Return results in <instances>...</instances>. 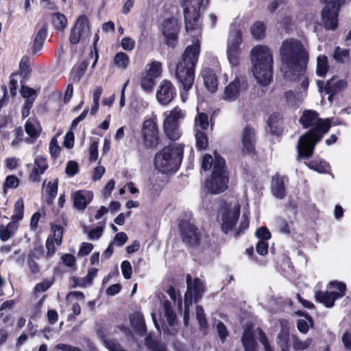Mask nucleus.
<instances>
[{"label":"nucleus","instance_id":"2eb2a0df","mask_svg":"<svg viewBox=\"0 0 351 351\" xmlns=\"http://www.w3.org/2000/svg\"><path fill=\"white\" fill-rule=\"evenodd\" d=\"M186 285L187 289L185 293L184 302L186 304H192L193 301L196 302L202 298L204 292V283L199 278L192 279L191 276L187 274Z\"/></svg>","mask_w":351,"mask_h":351},{"label":"nucleus","instance_id":"e2e57ef3","mask_svg":"<svg viewBox=\"0 0 351 351\" xmlns=\"http://www.w3.org/2000/svg\"><path fill=\"white\" fill-rule=\"evenodd\" d=\"M256 252L260 255L264 256L267 254L268 252V243L267 241L260 240L256 244Z\"/></svg>","mask_w":351,"mask_h":351},{"label":"nucleus","instance_id":"b1692460","mask_svg":"<svg viewBox=\"0 0 351 351\" xmlns=\"http://www.w3.org/2000/svg\"><path fill=\"white\" fill-rule=\"evenodd\" d=\"M285 179L286 178L276 175L271 180V192L273 195L280 199H283L286 195L285 187Z\"/></svg>","mask_w":351,"mask_h":351},{"label":"nucleus","instance_id":"7c9ffc66","mask_svg":"<svg viewBox=\"0 0 351 351\" xmlns=\"http://www.w3.org/2000/svg\"><path fill=\"white\" fill-rule=\"evenodd\" d=\"M347 84L345 80H336L332 78L326 82L324 90L326 93H337L346 88Z\"/></svg>","mask_w":351,"mask_h":351},{"label":"nucleus","instance_id":"f257e3e1","mask_svg":"<svg viewBox=\"0 0 351 351\" xmlns=\"http://www.w3.org/2000/svg\"><path fill=\"white\" fill-rule=\"evenodd\" d=\"M299 122L304 128L311 129L302 135L298 142V158H308L313 155L315 145L329 131L330 121L329 119H320L318 113L314 110H306L303 112Z\"/></svg>","mask_w":351,"mask_h":351},{"label":"nucleus","instance_id":"9d476101","mask_svg":"<svg viewBox=\"0 0 351 351\" xmlns=\"http://www.w3.org/2000/svg\"><path fill=\"white\" fill-rule=\"evenodd\" d=\"M350 0H320L326 5L322 9V18L327 29H335L337 27V16L341 5L347 3Z\"/></svg>","mask_w":351,"mask_h":351},{"label":"nucleus","instance_id":"4468645a","mask_svg":"<svg viewBox=\"0 0 351 351\" xmlns=\"http://www.w3.org/2000/svg\"><path fill=\"white\" fill-rule=\"evenodd\" d=\"M330 287L337 289L339 291H321L315 292V300L322 303L327 308L333 306L335 300L342 298L345 294L346 285L339 282H330Z\"/></svg>","mask_w":351,"mask_h":351},{"label":"nucleus","instance_id":"4d7b16f0","mask_svg":"<svg viewBox=\"0 0 351 351\" xmlns=\"http://www.w3.org/2000/svg\"><path fill=\"white\" fill-rule=\"evenodd\" d=\"M58 190V181L55 180L54 182H49L47 187L46 192L51 197H54L57 194Z\"/></svg>","mask_w":351,"mask_h":351},{"label":"nucleus","instance_id":"a18cd8bd","mask_svg":"<svg viewBox=\"0 0 351 351\" xmlns=\"http://www.w3.org/2000/svg\"><path fill=\"white\" fill-rule=\"evenodd\" d=\"M196 318L199 324L200 328L204 330L207 327V322L204 311L201 306H197L196 308Z\"/></svg>","mask_w":351,"mask_h":351},{"label":"nucleus","instance_id":"f03ea898","mask_svg":"<svg viewBox=\"0 0 351 351\" xmlns=\"http://www.w3.org/2000/svg\"><path fill=\"white\" fill-rule=\"evenodd\" d=\"M280 52L282 62L281 70L285 77L291 78L295 72L300 75L305 71L308 55L301 42L287 39L282 43Z\"/></svg>","mask_w":351,"mask_h":351},{"label":"nucleus","instance_id":"1a4fd4ad","mask_svg":"<svg viewBox=\"0 0 351 351\" xmlns=\"http://www.w3.org/2000/svg\"><path fill=\"white\" fill-rule=\"evenodd\" d=\"M186 117V110L179 106L164 114L162 129L165 135L171 141L178 140L182 135L181 122Z\"/></svg>","mask_w":351,"mask_h":351},{"label":"nucleus","instance_id":"473e14b6","mask_svg":"<svg viewBox=\"0 0 351 351\" xmlns=\"http://www.w3.org/2000/svg\"><path fill=\"white\" fill-rule=\"evenodd\" d=\"M292 338L293 348L295 351H303L308 348L313 342V339L309 337L302 340L296 335H293Z\"/></svg>","mask_w":351,"mask_h":351},{"label":"nucleus","instance_id":"13d9d810","mask_svg":"<svg viewBox=\"0 0 351 351\" xmlns=\"http://www.w3.org/2000/svg\"><path fill=\"white\" fill-rule=\"evenodd\" d=\"M121 47L124 50L132 51L135 47V41L130 37H125L121 40Z\"/></svg>","mask_w":351,"mask_h":351},{"label":"nucleus","instance_id":"bf43d9fd","mask_svg":"<svg viewBox=\"0 0 351 351\" xmlns=\"http://www.w3.org/2000/svg\"><path fill=\"white\" fill-rule=\"evenodd\" d=\"M90 160L95 161L98 158V143L93 142L89 147Z\"/></svg>","mask_w":351,"mask_h":351},{"label":"nucleus","instance_id":"72a5a7b5","mask_svg":"<svg viewBox=\"0 0 351 351\" xmlns=\"http://www.w3.org/2000/svg\"><path fill=\"white\" fill-rule=\"evenodd\" d=\"M208 127V115L204 112H199L195 117L194 131L196 130H204Z\"/></svg>","mask_w":351,"mask_h":351},{"label":"nucleus","instance_id":"0eeeda50","mask_svg":"<svg viewBox=\"0 0 351 351\" xmlns=\"http://www.w3.org/2000/svg\"><path fill=\"white\" fill-rule=\"evenodd\" d=\"M229 173L226 168L225 160L215 154L212 174L206 180V188L213 194L223 193L228 189Z\"/></svg>","mask_w":351,"mask_h":351},{"label":"nucleus","instance_id":"79ce46f5","mask_svg":"<svg viewBox=\"0 0 351 351\" xmlns=\"http://www.w3.org/2000/svg\"><path fill=\"white\" fill-rule=\"evenodd\" d=\"M313 325V321L309 316L306 317L304 319H299L297 323V327L300 332L302 333H306L310 327Z\"/></svg>","mask_w":351,"mask_h":351},{"label":"nucleus","instance_id":"a211bd4d","mask_svg":"<svg viewBox=\"0 0 351 351\" xmlns=\"http://www.w3.org/2000/svg\"><path fill=\"white\" fill-rule=\"evenodd\" d=\"M176 89L172 83L167 80H162L156 92V99L162 105H167L174 98Z\"/></svg>","mask_w":351,"mask_h":351},{"label":"nucleus","instance_id":"6e6d98bb","mask_svg":"<svg viewBox=\"0 0 351 351\" xmlns=\"http://www.w3.org/2000/svg\"><path fill=\"white\" fill-rule=\"evenodd\" d=\"M281 115L280 114H271L268 119V125L272 130L274 128H277L278 123L281 121Z\"/></svg>","mask_w":351,"mask_h":351},{"label":"nucleus","instance_id":"412c9836","mask_svg":"<svg viewBox=\"0 0 351 351\" xmlns=\"http://www.w3.org/2000/svg\"><path fill=\"white\" fill-rule=\"evenodd\" d=\"M241 141L243 152L252 153L254 150L255 132L252 128L246 126L243 129L241 134Z\"/></svg>","mask_w":351,"mask_h":351},{"label":"nucleus","instance_id":"c85d7f7f","mask_svg":"<svg viewBox=\"0 0 351 351\" xmlns=\"http://www.w3.org/2000/svg\"><path fill=\"white\" fill-rule=\"evenodd\" d=\"M131 325L133 328L141 335L145 333L146 328L143 315L139 313H134L130 317Z\"/></svg>","mask_w":351,"mask_h":351},{"label":"nucleus","instance_id":"8fccbe9b","mask_svg":"<svg viewBox=\"0 0 351 351\" xmlns=\"http://www.w3.org/2000/svg\"><path fill=\"white\" fill-rule=\"evenodd\" d=\"M122 274L125 279H130L132 276V266L128 261H124L121 265Z\"/></svg>","mask_w":351,"mask_h":351},{"label":"nucleus","instance_id":"39448f33","mask_svg":"<svg viewBox=\"0 0 351 351\" xmlns=\"http://www.w3.org/2000/svg\"><path fill=\"white\" fill-rule=\"evenodd\" d=\"M184 144L172 143L157 152L154 158L156 168L162 173L176 171L183 158Z\"/></svg>","mask_w":351,"mask_h":351},{"label":"nucleus","instance_id":"774afa93","mask_svg":"<svg viewBox=\"0 0 351 351\" xmlns=\"http://www.w3.org/2000/svg\"><path fill=\"white\" fill-rule=\"evenodd\" d=\"M341 341H342L344 348L346 350L351 349V332H349V331L344 332L341 337Z\"/></svg>","mask_w":351,"mask_h":351},{"label":"nucleus","instance_id":"cd10ccee","mask_svg":"<svg viewBox=\"0 0 351 351\" xmlns=\"http://www.w3.org/2000/svg\"><path fill=\"white\" fill-rule=\"evenodd\" d=\"M25 130L32 140L36 139L40 132L41 128L39 122L36 119H29L25 124Z\"/></svg>","mask_w":351,"mask_h":351},{"label":"nucleus","instance_id":"37998d69","mask_svg":"<svg viewBox=\"0 0 351 351\" xmlns=\"http://www.w3.org/2000/svg\"><path fill=\"white\" fill-rule=\"evenodd\" d=\"M155 80L146 74H143L141 77V88L144 91L149 93L152 90L153 87L155 84Z\"/></svg>","mask_w":351,"mask_h":351},{"label":"nucleus","instance_id":"5701e85b","mask_svg":"<svg viewBox=\"0 0 351 351\" xmlns=\"http://www.w3.org/2000/svg\"><path fill=\"white\" fill-rule=\"evenodd\" d=\"M93 197V194L90 191H77L73 194L74 206L78 210H84Z\"/></svg>","mask_w":351,"mask_h":351},{"label":"nucleus","instance_id":"f704fd0d","mask_svg":"<svg viewBox=\"0 0 351 351\" xmlns=\"http://www.w3.org/2000/svg\"><path fill=\"white\" fill-rule=\"evenodd\" d=\"M194 132L197 148L200 150L206 149L208 143L206 134L200 130H196Z\"/></svg>","mask_w":351,"mask_h":351},{"label":"nucleus","instance_id":"f8f14e48","mask_svg":"<svg viewBox=\"0 0 351 351\" xmlns=\"http://www.w3.org/2000/svg\"><path fill=\"white\" fill-rule=\"evenodd\" d=\"M242 43V34L238 29H231L227 42L226 54L228 60L232 66H237L239 64L241 49Z\"/></svg>","mask_w":351,"mask_h":351},{"label":"nucleus","instance_id":"58836bf2","mask_svg":"<svg viewBox=\"0 0 351 351\" xmlns=\"http://www.w3.org/2000/svg\"><path fill=\"white\" fill-rule=\"evenodd\" d=\"M251 33L254 38L261 39L265 36V27L262 22H256L251 27Z\"/></svg>","mask_w":351,"mask_h":351},{"label":"nucleus","instance_id":"3c124183","mask_svg":"<svg viewBox=\"0 0 351 351\" xmlns=\"http://www.w3.org/2000/svg\"><path fill=\"white\" fill-rule=\"evenodd\" d=\"M213 157L209 154H205L202 158L201 167L204 171H207L210 169L213 163L214 164Z\"/></svg>","mask_w":351,"mask_h":351},{"label":"nucleus","instance_id":"052dcab7","mask_svg":"<svg viewBox=\"0 0 351 351\" xmlns=\"http://www.w3.org/2000/svg\"><path fill=\"white\" fill-rule=\"evenodd\" d=\"M65 171L70 176H73L78 171V165L75 161H69L66 167Z\"/></svg>","mask_w":351,"mask_h":351},{"label":"nucleus","instance_id":"a878e982","mask_svg":"<svg viewBox=\"0 0 351 351\" xmlns=\"http://www.w3.org/2000/svg\"><path fill=\"white\" fill-rule=\"evenodd\" d=\"M241 341L245 351H258L257 343L254 339V335L250 328H245Z\"/></svg>","mask_w":351,"mask_h":351},{"label":"nucleus","instance_id":"6ab92c4d","mask_svg":"<svg viewBox=\"0 0 351 351\" xmlns=\"http://www.w3.org/2000/svg\"><path fill=\"white\" fill-rule=\"evenodd\" d=\"M247 85L241 82L238 77L230 83L224 90L223 99L226 100H235L238 98L241 92L245 90Z\"/></svg>","mask_w":351,"mask_h":351},{"label":"nucleus","instance_id":"393cba45","mask_svg":"<svg viewBox=\"0 0 351 351\" xmlns=\"http://www.w3.org/2000/svg\"><path fill=\"white\" fill-rule=\"evenodd\" d=\"M202 75L208 90L212 93L216 91L218 82L213 70L209 68H204L202 71Z\"/></svg>","mask_w":351,"mask_h":351},{"label":"nucleus","instance_id":"c756f323","mask_svg":"<svg viewBox=\"0 0 351 351\" xmlns=\"http://www.w3.org/2000/svg\"><path fill=\"white\" fill-rule=\"evenodd\" d=\"M19 224L15 221H11L7 226H0V239L3 241H8L16 232Z\"/></svg>","mask_w":351,"mask_h":351},{"label":"nucleus","instance_id":"aec40b11","mask_svg":"<svg viewBox=\"0 0 351 351\" xmlns=\"http://www.w3.org/2000/svg\"><path fill=\"white\" fill-rule=\"evenodd\" d=\"M240 215L239 206H235L232 209L224 210L222 215V229L228 232L232 230Z\"/></svg>","mask_w":351,"mask_h":351},{"label":"nucleus","instance_id":"2f4dec72","mask_svg":"<svg viewBox=\"0 0 351 351\" xmlns=\"http://www.w3.org/2000/svg\"><path fill=\"white\" fill-rule=\"evenodd\" d=\"M113 62L119 69L125 70L130 64V58L126 53L119 52L114 56Z\"/></svg>","mask_w":351,"mask_h":351},{"label":"nucleus","instance_id":"338daca9","mask_svg":"<svg viewBox=\"0 0 351 351\" xmlns=\"http://www.w3.org/2000/svg\"><path fill=\"white\" fill-rule=\"evenodd\" d=\"M21 73L24 76L27 75L30 72V67L28 64V58L23 57L20 62Z\"/></svg>","mask_w":351,"mask_h":351},{"label":"nucleus","instance_id":"f3484780","mask_svg":"<svg viewBox=\"0 0 351 351\" xmlns=\"http://www.w3.org/2000/svg\"><path fill=\"white\" fill-rule=\"evenodd\" d=\"M162 31L166 44L173 47L179 32V25L177 19L171 18L165 20L162 25Z\"/></svg>","mask_w":351,"mask_h":351},{"label":"nucleus","instance_id":"ea45409f","mask_svg":"<svg viewBox=\"0 0 351 351\" xmlns=\"http://www.w3.org/2000/svg\"><path fill=\"white\" fill-rule=\"evenodd\" d=\"M349 55V49L337 47L334 51L333 58L337 62L343 63L348 59Z\"/></svg>","mask_w":351,"mask_h":351},{"label":"nucleus","instance_id":"e433bc0d","mask_svg":"<svg viewBox=\"0 0 351 351\" xmlns=\"http://www.w3.org/2000/svg\"><path fill=\"white\" fill-rule=\"evenodd\" d=\"M305 164L311 169L319 173H325L327 171L328 165L322 160H314Z\"/></svg>","mask_w":351,"mask_h":351},{"label":"nucleus","instance_id":"4be33fe9","mask_svg":"<svg viewBox=\"0 0 351 351\" xmlns=\"http://www.w3.org/2000/svg\"><path fill=\"white\" fill-rule=\"evenodd\" d=\"M48 165L45 158L37 156L34 159V167L29 176V180L32 182H38L41 175L47 169Z\"/></svg>","mask_w":351,"mask_h":351},{"label":"nucleus","instance_id":"c9c22d12","mask_svg":"<svg viewBox=\"0 0 351 351\" xmlns=\"http://www.w3.org/2000/svg\"><path fill=\"white\" fill-rule=\"evenodd\" d=\"M328 69V60L325 56H319L317 58L316 73L319 76H324Z\"/></svg>","mask_w":351,"mask_h":351},{"label":"nucleus","instance_id":"680f3d73","mask_svg":"<svg viewBox=\"0 0 351 351\" xmlns=\"http://www.w3.org/2000/svg\"><path fill=\"white\" fill-rule=\"evenodd\" d=\"M256 236L259 238L260 240L267 241V240L271 237V234L266 228L261 227L256 230Z\"/></svg>","mask_w":351,"mask_h":351},{"label":"nucleus","instance_id":"de8ad7c7","mask_svg":"<svg viewBox=\"0 0 351 351\" xmlns=\"http://www.w3.org/2000/svg\"><path fill=\"white\" fill-rule=\"evenodd\" d=\"M19 184V180L14 176H8L4 182V190L7 188L12 189L16 188Z\"/></svg>","mask_w":351,"mask_h":351},{"label":"nucleus","instance_id":"c03bdc74","mask_svg":"<svg viewBox=\"0 0 351 351\" xmlns=\"http://www.w3.org/2000/svg\"><path fill=\"white\" fill-rule=\"evenodd\" d=\"M53 23L57 29L62 30L66 26L67 20L64 14L56 13L53 16Z\"/></svg>","mask_w":351,"mask_h":351},{"label":"nucleus","instance_id":"7ed1b4c3","mask_svg":"<svg viewBox=\"0 0 351 351\" xmlns=\"http://www.w3.org/2000/svg\"><path fill=\"white\" fill-rule=\"evenodd\" d=\"M193 38V43L184 49L180 60L178 62L176 76L182 84L183 89L187 92L193 84L195 80V69L198 62L200 52V36L190 35Z\"/></svg>","mask_w":351,"mask_h":351},{"label":"nucleus","instance_id":"603ef678","mask_svg":"<svg viewBox=\"0 0 351 351\" xmlns=\"http://www.w3.org/2000/svg\"><path fill=\"white\" fill-rule=\"evenodd\" d=\"M33 103H34L33 97H32L30 99H26V100L25 101V103L23 105L22 110H21L22 117L23 118H25L29 116V111L32 107Z\"/></svg>","mask_w":351,"mask_h":351},{"label":"nucleus","instance_id":"6e6552de","mask_svg":"<svg viewBox=\"0 0 351 351\" xmlns=\"http://www.w3.org/2000/svg\"><path fill=\"white\" fill-rule=\"evenodd\" d=\"M160 141L156 115L145 119L139 132V144L145 149H156Z\"/></svg>","mask_w":351,"mask_h":351},{"label":"nucleus","instance_id":"20e7f679","mask_svg":"<svg viewBox=\"0 0 351 351\" xmlns=\"http://www.w3.org/2000/svg\"><path fill=\"white\" fill-rule=\"evenodd\" d=\"M252 72L257 82L266 86L272 80L273 56L269 47L257 45L251 51Z\"/></svg>","mask_w":351,"mask_h":351},{"label":"nucleus","instance_id":"ddd939ff","mask_svg":"<svg viewBox=\"0 0 351 351\" xmlns=\"http://www.w3.org/2000/svg\"><path fill=\"white\" fill-rule=\"evenodd\" d=\"M90 34V27L87 17L80 16L71 29L69 37L70 43L73 45L86 43L89 40Z\"/></svg>","mask_w":351,"mask_h":351},{"label":"nucleus","instance_id":"dca6fc26","mask_svg":"<svg viewBox=\"0 0 351 351\" xmlns=\"http://www.w3.org/2000/svg\"><path fill=\"white\" fill-rule=\"evenodd\" d=\"M180 228L182 240L186 244L196 245L199 243L200 234L193 223L188 221H182L180 223Z\"/></svg>","mask_w":351,"mask_h":351},{"label":"nucleus","instance_id":"9b49d317","mask_svg":"<svg viewBox=\"0 0 351 351\" xmlns=\"http://www.w3.org/2000/svg\"><path fill=\"white\" fill-rule=\"evenodd\" d=\"M281 330L277 337V343L280 348V351H289V327L287 320H281ZM258 334V339L263 344L265 351H274L270 346L265 334L261 328H257Z\"/></svg>","mask_w":351,"mask_h":351},{"label":"nucleus","instance_id":"a19ab883","mask_svg":"<svg viewBox=\"0 0 351 351\" xmlns=\"http://www.w3.org/2000/svg\"><path fill=\"white\" fill-rule=\"evenodd\" d=\"M149 69L147 72L145 73L154 79L157 78L160 76L161 73V64L158 61H153L149 65Z\"/></svg>","mask_w":351,"mask_h":351},{"label":"nucleus","instance_id":"0e129e2a","mask_svg":"<svg viewBox=\"0 0 351 351\" xmlns=\"http://www.w3.org/2000/svg\"><path fill=\"white\" fill-rule=\"evenodd\" d=\"M104 343L109 351H125L119 343L112 340H106Z\"/></svg>","mask_w":351,"mask_h":351},{"label":"nucleus","instance_id":"4c0bfd02","mask_svg":"<svg viewBox=\"0 0 351 351\" xmlns=\"http://www.w3.org/2000/svg\"><path fill=\"white\" fill-rule=\"evenodd\" d=\"M24 204L22 199H19L14 205V212L12 217V220L18 223L23 217Z\"/></svg>","mask_w":351,"mask_h":351},{"label":"nucleus","instance_id":"5fc2aeb1","mask_svg":"<svg viewBox=\"0 0 351 351\" xmlns=\"http://www.w3.org/2000/svg\"><path fill=\"white\" fill-rule=\"evenodd\" d=\"M21 94L23 97H25L27 99H30L33 97L34 101L36 98V91L34 89L25 86H21Z\"/></svg>","mask_w":351,"mask_h":351},{"label":"nucleus","instance_id":"69168bd1","mask_svg":"<svg viewBox=\"0 0 351 351\" xmlns=\"http://www.w3.org/2000/svg\"><path fill=\"white\" fill-rule=\"evenodd\" d=\"M93 245L90 243H82L80 249L78 252V255L80 256L88 255L93 250Z\"/></svg>","mask_w":351,"mask_h":351},{"label":"nucleus","instance_id":"864d4df0","mask_svg":"<svg viewBox=\"0 0 351 351\" xmlns=\"http://www.w3.org/2000/svg\"><path fill=\"white\" fill-rule=\"evenodd\" d=\"M217 333H218L222 343H223L225 341V339H226L227 336L228 335V332L226 326L223 324V322H219L217 324Z\"/></svg>","mask_w":351,"mask_h":351},{"label":"nucleus","instance_id":"09e8293b","mask_svg":"<svg viewBox=\"0 0 351 351\" xmlns=\"http://www.w3.org/2000/svg\"><path fill=\"white\" fill-rule=\"evenodd\" d=\"M52 230L53 232V241H56L58 245H60L62 243L63 229L58 225L53 226Z\"/></svg>","mask_w":351,"mask_h":351},{"label":"nucleus","instance_id":"423d86ee","mask_svg":"<svg viewBox=\"0 0 351 351\" xmlns=\"http://www.w3.org/2000/svg\"><path fill=\"white\" fill-rule=\"evenodd\" d=\"M184 14L186 32L189 35L200 36L202 24L200 12L208 3V0H181Z\"/></svg>","mask_w":351,"mask_h":351},{"label":"nucleus","instance_id":"49530a36","mask_svg":"<svg viewBox=\"0 0 351 351\" xmlns=\"http://www.w3.org/2000/svg\"><path fill=\"white\" fill-rule=\"evenodd\" d=\"M145 344L152 351H166L165 346L163 344L152 341L149 336L145 339Z\"/></svg>","mask_w":351,"mask_h":351},{"label":"nucleus","instance_id":"bb28decb","mask_svg":"<svg viewBox=\"0 0 351 351\" xmlns=\"http://www.w3.org/2000/svg\"><path fill=\"white\" fill-rule=\"evenodd\" d=\"M47 34V26L43 25L35 33L32 50L34 53L40 51L43 47Z\"/></svg>","mask_w":351,"mask_h":351}]
</instances>
